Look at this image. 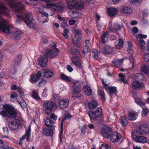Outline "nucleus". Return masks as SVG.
<instances>
[{
  "label": "nucleus",
  "instance_id": "bf43d9fd",
  "mask_svg": "<svg viewBox=\"0 0 149 149\" xmlns=\"http://www.w3.org/2000/svg\"><path fill=\"white\" fill-rule=\"evenodd\" d=\"M17 72V68L16 66H14L13 68L11 69L10 71V72L13 74H15Z\"/></svg>",
  "mask_w": 149,
  "mask_h": 149
},
{
  "label": "nucleus",
  "instance_id": "864d4df0",
  "mask_svg": "<svg viewBox=\"0 0 149 149\" xmlns=\"http://www.w3.org/2000/svg\"><path fill=\"white\" fill-rule=\"evenodd\" d=\"M18 92L19 93V95L20 97L22 98L23 96L24 92L22 90L21 88L17 86V89Z\"/></svg>",
  "mask_w": 149,
  "mask_h": 149
},
{
  "label": "nucleus",
  "instance_id": "6e6552de",
  "mask_svg": "<svg viewBox=\"0 0 149 149\" xmlns=\"http://www.w3.org/2000/svg\"><path fill=\"white\" fill-rule=\"evenodd\" d=\"M112 132L111 128L107 126L102 127L101 130V133L102 136L107 139L110 136Z\"/></svg>",
  "mask_w": 149,
  "mask_h": 149
},
{
  "label": "nucleus",
  "instance_id": "4be33fe9",
  "mask_svg": "<svg viewBox=\"0 0 149 149\" xmlns=\"http://www.w3.org/2000/svg\"><path fill=\"white\" fill-rule=\"evenodd\" d=\"M118 93V92L116 87L114 86L110 87L109 95L110 98H112L113 97V94L116 95Z\"/></svg>",
  "mask_w": 149,
  "mask_h": 149
},
{
  "label": "nucleus",
  "instance_id": "338daca9",
  "mask_svg": "<svg viewBox=\"0 0 149 149\" xmlns=\"http://www.w3.org/2000/svg\"><path fill=\"white\" fill-rule=\"evenodd\" d=\"M132 31L134 33H136L138 31V29L136 27H133L132 29Z\"/></svg>",
  "mask_w": 149,
  "mask_h": 149
},
{
  "label": "nucleus",
  "instance_id": "774afa93",
  "mask_svg": "<svg viewBox=\"0 0 149 149\" xmlns=\"http://www.w3.org/2000/svg\"><path fill=\"white\" fill-rule=\"evenodd\" d=\"M140 75V74L139 73L135 74L134 77V78L135 80H139V76Z\"/></svg>",
  "mask_w": 149,
  "mask_h": 149
},
{
  "label": "nucleus",
  "instance_id": "c85d7f7f",
  "mask_svg": "<svg viewBox=\"0 0 149 149\" xmlns=\"http://www.w3.org/2000/svg\"><path fill=\"white\" fill-rule=\"evenodd\" d=\"M120 123L123 127H125L128 125L127 120L125 116H121L120 117Z\"/></svg>",
  "mask_w": 149,
  "mask_h": 149
},
{
  "label": "nucleus",
  "instance_id": "8fccbe9b",
  "mask_svg": "<svg viewBox=\"0 0 149 149\" xmlns=\"http://www.w3.org/2000/svg\"><path fill=\"white\" fill-rule=\"evenodd\" d=\"M143 58L145 61L149 64V54H146L144 55Z\"/></svg>",
  "mask_w": 149,
  "mask_h": 149
},
{
  "label": "nucleus",
  "instance_id": "ddd939ff",
  "mask_svg": "<svg viewBox=\"0 0 149 149\" xmlns=\"http://www.w3.org/2000/svg\"><path fill=\"white\" fill-rule=\"evenodd\" d=\"M0 30L6 34H9L11 33L9 29V26L3 21L0 22Z\"/></svg>",
  "mask_w": 149,
  "mask_h": 149
},
{
  "label": "nucleus",
  "instance_id": "b1692460",
  "mask_svg": "<svg viewBox=\"0 0 149 149\" xmlns=\"http://www.w3.org/2000/svg\"><path fill=\"white\" fill-rule=\"evenodd\" d=\"M71 61L79 69L82 68L81 63L79 61V57L72 58Z\"/></svg>",
  "mask_w": 149,
  "mask_h": 149
},
{
  "label": "nucleus",
  "instance_id": "39448f33",
  "mask_svg": "<svg viewBox=\"0 0 149 149\" xmlns=\"http://www.w3.org/2000/svg\"><path fill=\"white\" fill-rule=\"evenodd\" d=\"M73 90L72 93L73 95V97L77 98L80 97L82 96V93H81V89L80 82L78 81L74 82L72 85Z\"/></svg>",
  "mask_w": 149,
  "mask_h": 149
},
{
  "label": "nucleus",
  "instance_id": "37998d69",
  "mask_svg": "<svg viewBox=\"0 0 149 149\" xmlns=\"http://www.w3.org/2000/svg\"><path fill=\"white\" fill-rule=\"evenodd\" d=\"M46 83V80L44 78L41 79L38 84V85L39 87H42L45 85Z\"/></svg>",
  "mask_w": 149,
  "mask_h": 149
},
{
  "label": "nucleus",
  "instance_id": "3c124183",
  "mask_svg": "<svg viewBox=\"0 0 149 149\" xmlns=\"http://www.w3.org/2000/svg\"><path fill=\"white\" fill-rule=\"evenodd\" d=\"M100 149H111V147L106 144H103L100 146Z\"/></svg>",
  "mask_w": 149,
  "mask_h": 149
},
{
  "label": "nucleus",
  "instance_id": "9d476101",
  "mask_svg": "<svg viewBox=\"0 0 149 149\" xmlns=\"http://www.w3.org/2000/svg\"><path fill=\"white\" fill-rule=\"evenodd\" d=\"M102 53L105 55L109 54L113 52V48L107 45H101L100 46Z\"/></svg>",
  "mask_w": 149,
  "mask_h": 149
},
{
  "label": "nucleus",
  "instance_id": "a211bd4d",
  "mask_svg": "<svg viewBox=\"0 0 149 149\" xmlns=\"http://www.w3.org/2000/svg\"><path fill=\"white\" fill-rule=\"evenodd\" d=\"M118 12L117 8L113 7H109L107 9V12L108 16L112 17L116 14Z\"/></svg>",
  "mask_w": 149,
  "mask_h": 149
},
{
  "label": "nucleus",
  "instance_id": "4c0bfd02",
  "mask_svg": "<svg viewBox=\"0 0 149 149\" xmlns=\"http://www.w3.org/2000/svg\"><path fill=\"white\" fill-rule=\"evenodd\" d=\"M135 101L136 104L140 105L142 108L145 106V104L142 102L141 99L139 98H136L135 99Z\"/></svg>",
  "mask_w": 149,
  "mask_h": 149
},
{
  "label": "nucleus",
  "instance_id": "dca6fc26",
  "mask_svg": "<svg viewBox=\"0 0 149 149\" xmlns=\"http://www.w3.org/2000/svg\"><path fill=\"white\" fill-rule=\"evenodd\" d=\"M79 46L76 44L74 45L73 47L71 48L70 49V53L73 55L74 56L72 58L79 57L80 54L79 52L78 48Z\"/></svg>",
  "mask_w": 149,
  "mask_h": 149
},
{
  "label": "nucleus",
  "instance_id": "69168bd1",
  "mask_svg": "<svg viewBox=\"0 0 149 149\" xmlns=\"http://www.w3.org/2000/svg\"><path fill=\"white\" fill-rule=\"evenodd\" d=\"M50 118L54 120H56L57 119V116H55L54 113H52L50 116Z\"/></svg>",
  "mask_w": 149,
  "mask_h": 149
},
{
  "label": "nucleus",
  "instance_id": "a19ab883",
  "mask_svg": "<svg viewBox=\"0 0 149 149\" xmlns=\"http://www.w3.org/2000/svg\"><path fill=\"white\" fill-rule=\"evenodd\" d=\"M99 93L101 97V99L103 101H105L106 100L105 95L103 90H100L99 91Z\"/></svg>",
  "mask_w": 149,
  "mask_h": 149
},
{
  "label": "nucleus",
  "instance_id": "f3484780",
  "mask_svg": "<svg viewBox=\"0 0 149 149\" xmlns=\"http://www.w3.org/2000/svg\"><path fill=\"white\" fill-rule=\"evenodd\" d=\"M69 103V101L67 99L59 100L58 102V107L62 109L67 108L68 106Z\"/></svg>",
  "mask_w": 149,
  "mask_h": 149
},
{
  "label": "nucleus",
  "instance_id": "1a4fd4ad",
  "mask_svg": "<svg viewBox=\"0 0 149 149\" xmlns=\"http://www.w3.org/2000/svg\"><path fill=\"white\" fill-rule=\"evenodd\" d=\"M42 76V73L40 71L36 73L31 74L30 75L29 81L32 84H35L38 82Z\"/></svg>",
  "mask_w": 149,
  "mask_h": 149
},
{
  "label": "nucleus",
  "instance_id": "0eeeda50",
  "mask_svg": "<svg viewBox=\"0 0 149 149\" xmlns=\"http://www.w3.org/2000/svg\"><path fill=\"white\" fill-rule=\"evenodd\" d=\"M147 37L146 35L139 34L136 37L137 40L141 48L143 50H146V43L144 42L143 38H146Z\"/></svg>",
  "mask_w": 149,
  "mask_h": 149
},
{
  "label": "nucleus",
  "instance_id": "13d9d810",
  "mask_svg": "<svg viewBox=\"0 0 149 149\" xmlns=\"http://www.w3.org/2000/svg\"><path fill=\"white\" fill-rule=\"evenodd\" d=\"M3 130L4 134L5 136H8L9 133L8 129V128L6 127H3Z\"/></svg>",
  "mask_w": 149,
  "mask_h": 149
},
{
  "label": "nucleus",
  "instance_id": "603ef678",
  "mask_svg": "<svg viewBox=\"0 0 149 149\" xmlns=\"http://www.w3.org/2000/svg\"><path fill=\"white\" fill-rule=\"evenodd\" d=\"M69 32V31L68 29H64V32L63 35L64 38L66 39H68V33Z\"/></svg>",
  "mask_w": 149,
  "mask_h": 149
},
{
  "label": "nucleus",
  "instance_id": "bb28decb",
  "mask_svg": "<svg viewBox=\"0 0 149 149\" xmlns=\"http://www.w3.org/2000/svg\"><path fill=\"white\" fill-rule=\"evenodd\" d=\"M44 121V124L46 126L51 127H54L55 126H53L54 124V121L51 120L49 118H45Z\"/></svg>",
  "mask_w": 149,
  "mask_h": 149
},
{
  "label": "nucleus",
  "instance_id": "09e8293b",
  "mask_svg": "<svg viewBox=\"0 0 149 149\" xmlns=\"http://www.w3.org/2000/svg\"><path fill=\"white\" fill-rule=\"evenodd\" d=\"M61 130L60 131L59 134V139L60 142H62V136L63 132V123H62V125H61Z\"/></svg>",
  "mask_w": 149,
  "mask_h": 149
},
{
  "label": "nucleus",
  "instance_id": "e433bc0d",
  "mask_svg": "<svg viewBox=\"0 0 149 149\" xmlns=\"http://www.w3.org/2000/svg\"><path fill=\"white\" fill-rule=\"evenodd\" d=\"M54 9L55 10H61L63 9L62 4L61 3L54 4Z\"/></svg>",
  "mask_w": 149,
  "mask_h": 149
},
{
  "label": "nucleus",
  "instance_id": "f03ea898",
  "mask_svg": "<svg viewBox=\"0 0 149 149\" xmlns=\"http://www.w3.org/2000/svg\"><path fill=\"white\" fill-rule=\"evenodd\" d=\"M3 110L0 112V115L3 117L11 118L13 116L14 119L8 122L9 129L12 130H16L19 125L23 123V119L20 118H15L17 115L16 109L12 105L6 104L3 105Z\"/></svg>",
  "mask_w": 149,
  "mask_h": 149
},
{
  "label": "nucleus",
  "instance_id": "aec40b11",
  "mask_svg": "<svg viewBox=\"0 0 149 149\" xmlns=\"http://www.w3.org/2000/svg\"><path fill=\"white\" fill-rule=\"evenodd\" d=\"M48 58L45 56H42L39 58L38 59V62L41 66L45 67L47 63Z\"/></svg>",
  "mask_w": 149,
  "mask_h": 149
},
{
  "label": "nucleus",
  "instance_id": "cd10ccee",
  "mask_svg": "<svg viewBox=\"0 0 149 149\" xmlns=\"http://www.w3.org/2000/svg\"><path fill=\"white\" fill-rule=\"evenodd\" d=\"M138 116V114L136 113L130 112L128 115V118L130 120H135Z\"/></svg>",
  "mask_w": 149,
  "mask_h": 149
},
{
  "label": "nucleus",
  "instance_id": "79ce46f5",
  "mask_svg": "<svg viewBox=\"0 0 149 149\" xmlns=\"http://www.w3.org/2000/svg\"><path fill=\"white\" fill-rule=\"evenodd\" d=\"M72 116L69 113H68L66 116L64 117L61 121V125H62V123H63V122L65 120H68Z\"/></svg>",
  "mask_w": 149,
  "mask_h": 149
},
{
  "label": "nucleus",
  "instance_id": "a878e982",
  "mask_svg": "<svg viewBox=\"0 0 149 149\" xmlns=\"http://www.w3.org/2000/svg\"><path fill=\"white\" fill-rule=\"evenodd\" d=\"M42 73L44 74L45 77L47 78L51 77L54 74L52 70L49 69L43 70Z\"/></svg>",
  "mask_w": 149,
  "mask_h": 149
},
{
  "label": "nucleus",
  "instance_id": "6ab92c4d",
  "mask_svg": "<svg viewBox=\"0 0 149 149\" xmlns=\"http://www.w3.org/2000/svg\"><path fill=\"white\" fill-rule=\"evenodd\" d=\"M132 88L133 90L143 88L144 85L142 83H140L137 81H134L132 83Z\"/></svg>",
  "mask_w": 149,
  "mask_h": 149
},
{
  "label": "nucleus",
  "instance_id": "c756f323",
  "mask_svg": "<svg viewBox=\"0 0 149 149\" xmlns=\"http://www.w3.org/2000/svg\"><path fill=\"white\" fill-rule=\"evenodd\" d=\"M22 54H19L17 56V58H15L14 66L16 67V66H19L20 65L22 61Z\"/></svg>",
  "mask_w": 149,
  "mask_h": 149
},
{
  "label": "nucleus",
  "instance_id": "4d7b16f0",
  "mask_svg": "<svg viewBox=\"0 0 149 149\" xmlns=\"http://www.w3.org/2000/svg\"><path fill=\"white\" fill-rule=\"evenodd\" d=\"M86 126L85 125H83L80 129L81 134L84 135L86 132Z\"/></svg>",
  "mask_w": 149,
  "mask_h": 149
},
{
  "label": "nucleus",
  "instance_id": "473e14b6",
  "mask_svg": "<svg viewBox=\"0 0 149 149\" xmlns=\"http://www.w3.org/2000/svg\"><path fill=\"white\" fill-rule=\"evenodd\" d=\"M117 42H115V47L117 49H120L123 46V41L121 39H119V41L118 44H117Z\"/></svg>",
  "mask_w": 149,
  "mask_h": 149
},
{
  "label": "nucleus",
  "instance_id": "393cba45",
  "mask_svg": "<svg viewBox=\"0 0 149 149\" xmlns=\"http://www.w3.org/2000/svg\"><path fill=\"white\" fill-rule=\"evenodd\" d=\"M83 90L84 94L87 96H90L92 93V90L91 88L87 85L84 86Z\"/></svg>",
  "mask_w": 149,
  "mask_h": 149
},
{
  "label": "nucleus",
  "instance_id": "423d86ee",
  "mask_svg": "<svg viewBox=\"0 0 149 149\" xmlns=\"http://www.w3.org/2000/svg\"><path fill=\"white\" fill-rule=\"evenodd\" d=\"M54 104L52 101H47L43 103V106L45 107V113L46 114L50 113L54 107Z\"/></svg>",
  "mask_w": 149,
  "mask_h": 149
},
{
  "label": "nucleus",
  "instance_id": "58836bf2",
  "mask_svg": "<svg viewBox=\"0 0 149 149\" xmlns=\"http://www.w3.org/2000/svg\"><path fill=\"white\" fill-rule=\"evenodd\" d=\"M149 113V110L146 107L144 108L141 112V116L142 117L146 116Z\"/></svg>",
  "mask_w": 149,
  "mask_h": 149
},
{
  "label": "nucleus",
  "instance_id": "de8ad7c7",
  "mask_svg": "<svg viewBox=\"0 0 149 149\" xmlns=\"http://www.w3.org/2000/svg\"><path fill=\"white\" fill-rule=\"evenodd\" d=\"M73 33L79 36L81 35V30L80 29H73Z\"/></svg>",
  "mask_w": 149,
  "mask_h": 149
},
{
  "label": "nucleus",
  "instance_id": "c03bdc74",
  "mask_svg": "<svg viewBox=\"0 0 149 149\" xmlns=\"http://www.w3.org/2000/svg\"><path fill=\"white\" fill-rule=\"evenodd\" d=\"M22 98V101L18 102L21 105L22 108L23 109H24L26 107V104L24 100V99Z\"/></svg>",
  "mask_w": 149,
  "mask_h": 149
},
{
  "label": "nucleus",
  "instance_id": "412c9836",
  "mask_svg": "<svg viewBox=\"0 0 149 149\" xmlns=\"http://www.w3.org/2000/svg\"><path fill=\"white\" fill-rule=\"evenodd\" d=\"M81 2H77L74 5L73 7L75 8L76 10H80L83 9L84 7V3L86 2H84V0H81Z\"/></svg>",
  "mask_w": 149,
  "mask_h": 149
},
{
  "label": "nucleus",
  "instance_id": "2eb2a0df",
  "mask_svg": "<svg viewBox=\"0 0 149 149\" xmlns=\"http://www.w3.org/2000/svg\"><path fill=\"white\" fill-rule=\"evenodd\" d=\"M54 130V127L44 128L43 129L42 134L43 135L47 136H52Z\"/></svg>",
  "mask_w": 149,
  "mask_h": 149
},
{
  "label": "nucleus",
  "instance_id": "7ed1b4c3",
  "mask_svg": "<svg viewBox=\"0 0 149 149\" xmlns=\"http://www.w3.org/2000/svg\"><path fill=\"white\" fill-rule=\"evenodd\" d=\"M97 102L95 100L91 101L88 104V108L91 109L88 111L87 114L91 122L97 121L101 116V108L99 107L95 109H93L97 107Z\"/></svg>",
  "mask_w": 149,
  "mask_h": 149
},
{
  "label": "nucleus",
  "instance_id": "f8f14e48",
  "mask_svg": "<svg viewBox=\"0 0 149 149\" xmlns=\"http://www.w3.org/2000/svg\"><path fill=\"white\" fill-rule=\"evenodd\" d=\"M142 134L146 135L149 132V126L146 124H143L139 127L137 130Z\"/></svg>",
  "mask_w": 149,
  "mask_h": 149
},
{
  "label": "nucleus",
  "instance_id": "5701e85b",
  "mask_svg": "<svg viewBox=\"0 0 149 149\" xmlns=\"http://www.w3.org/2000/svg\"><path fill=\"white\" fill-rule=\"evenodd\" d=\"M109 37V33L108 31L105 32L101 36V41L103 43H105L108 40Z\"/></svg>",
  "mask_w": 149,
  "mask_h": 149
},
{
  "label": "nucleus",
  "instance_id": "052dcab7",
  "mask_svg": "<svg viewBox=\"0 0 149 149\" xmlns=\"http://www.w3.org/2000/svg\"><path fill=\"white\" fill-rule=\"evenodd\" d=\"M17 94L15 92H13L10 94V97L12 99H14L15 97H18Z\"/></svg>",
  "mask_w": 149,
  "mask_h": 149
},
{
  "label": "nucleus",
  "instance_id": "72a5a7b5",
  "mask_svg": "<svg viewBox=\"0 0 149 149\" xmlns=\"http://www.w3.org/2000/svg\"><path fill=\"white\" fill-rule=\"evenodd\" d=\"M141 70L146 74H149V66L142 65L141 67Z\"/></svg>",
  "mask_w": 149,
  "mask_h": 149
},
{
  "label": "nucleus",
  "instance_id": "c9c22d12",
  "mask_svg": "<svg viewBox=\"0 0 149 149\" xmlns=\"http://www.w3.org/2000/svg\"><path fill=\"white\" fill-rule=\"evenodd\" d=\"M60 77L62 80L66 82H70L71 81L70 77L63 73H61L60 74Z\"/></svg>",
  "mask_w": 149,
  "mask_h": 149
},
{
  "label": "nucleus",
  "instance_id": "49530a36",
  "mask_svg": "<svg viewBox=\"0 0 149 149\" xmlns=\"http://www.w3.org/2000/svg\"><path fill=\"white\" fill-rule=\"evenodd\" d=\"M51 0H49V1L47 2H45V3H46V7L48 8H50L51 7H53V8H54V4L52 3H51L50 2V1Z\"/></svg>",
  "mask_w": 149,
  "mask_h": 149
},
{
  "label": "nucleus",
  "instance_id": "e2e57ef3",
  "mask_svg": "<svg viewBox=\"0 0 149 149\" xmlns=\"http://www.w3.org/2000/svg\"><path fill=\"white\" fill-rule=\"evenodd\" d=\"M120 81L125 84H127L128 83V81L125 77L121 78L120 79Z\"/></svg>",
  "mask_w": 149,
  "mask_h": 149
},
{
  "label": "nucleus",
  "instance_id": "0e129e2a",
  "mask_svg": "<svg viewBox=\"0 0 149 149\" xmlns=\"http://www.w3.org/2000/svg\"><path fill=\"white\" fill-rule=\"evenodd\" d=\"M66 68L69 72H71L73 70V69L70 65H68L66 66Z\"/></svg>",
  "mask_w": 149,
  "mask_h": 149
},
{
  "label": "nucleus",
  "instance_id": "6e6d98bb",
  "mask_svg": "<svg viewBox=\"0 0 149 149\" xmlns=\"http://www.w3.org/2000/svg\"><path fill=\"white\" fill-rule=\"evenodd\" d=\"M90 51L89 45H85L83 49V53H88Z\"/></svg>",
  "mask_w": 149,
  "mask_h": 149
},
{
  "label": "nucleus",
  "instance_id": "ea45409f",
  "mask_svg": "<svg viewBox=\"0 0 149 149\" xmlns=\"http://www.w3.org/2000/svg\"><path fill=\"white\" fill-rule=\"evenodd\" d=\"M113 27L114 30L116 31H117L120 30L122 28L120 25L116 23H114L113 24Z\"/></svg>",
  "mask_w": 149,
  "mask_h": 149
},
{
  "label": "nucleus",
  "instance_id": "5fc2aeb1",
  "mask_svg": "<svg viewBox=\"0 0 149 149\" xmlns=\"http://www.w3.org/2000/svg\"><path fill=\"white\" fill-rule=\"evenodd\" d=\"M21 35V31H16L14 33V36L16 39H19Z\"/></svg>",
  "mask_w": 149,
  "mask_h": 149
},
{
  "label": "nucleus",
  "instance_id": "f257e3e1",
  "mask_svg": "<svg viewBox=\"0 0 149 149\" xmlns=\"http://www.w3.org/2000/svg\"><path fill=\"white\" fill-rule=\"evenodd\" d=\"M8 4L11 7L13 10L16 12H20V14L18 13L16 15V21L19 23L23 21L28 27L32 29L36 27L33 17L31 14L29 13H22L25 6L21 2L13 3L12 0H5Z\"/></svg>",
  "mask_w": 149,
  "mask_h": 149
},
{
  "label": "nucleus",
  "instance_id": "680f3d73",
  "mask_svg": "<svg viewBox=\"0 0 149 149\" xmlns=\"http://www.w3.org/2000/svg\"><path fill=\"white\" fill-rule=\"evenodd\" d=\"M78 14V12H73L72 17L74 18H78L79 17V15Z\"/></svg>",
  "mask_w": 149,
  "mask_h": 149
},
{
  "label": "nucleus",
  "instance_id": "2f4dec72",
  "mask_svg": "<svg viewBox=\"0 0 149 149\" xmlns=\"http://www.w3.org/2000/svg\"><path fill=\"white\" fill-rule=\"evenodd\" d=\"M92 53L93 54V56L94 59L98 60L100 58L99 56L100 54L99 51L96 49H93V50Z\"/></svg>",
  "mask_w": 149,
  "mask_h": 149
},
{
  "label": "nucleus",
  "instance_id": "9b49d317",
  "mask_svg": "<svg viewBox=\"0 0 149 149\" xmlns=\"http://www.w3.org/2000/svg\"><path fill=\"white\" fill-rule=\"evenodd\" d=\"M59 52V50L56 48L55 50L51 49L46 51L45 53V56L47 58H52L58 55V52Z\"/></svg>",
  "mask_w": 149,
  "mask_h": 149
},
{
  "label": "nucleus",
  "instance_id": "4468645a",
  "mask_svg": "<svg viewBox=\"0 0 149 149\" xmlns=\"http://www.w3.org/2000/svg\"><path fill=\"white\" fill-rule=\"evenodd\" d=\"M121 137L122 136L120 134L114 132L111 135L110 139L113 143H115L117 142Z\"/></svg>",
  "mask_w": 149,
  "mask_h": 149
},
{
  "label": "nucleus",
  "instance_id": "20e7f679",
  "mask_svg": "<svg viewBox=\"0 0 149 149\" xmlns=\"http://www.w3.org/2000/svg\"><path fill=\"white\" fill-rule=\"evenodd\" d=\"M142 134L138 130H134L131 132L132 140L138 143H146L148 141L146 137L142 136Z\"/></svg>",
  "mask_w": 149,
  "mask_h": 149
},
{
  "label": "nucleus",
  "instance_id": "f704fd0d",
  "mask_svg": "<svg viewBox=\"0 0 149 149\" xmlns=\"http://www.w3.org/2000/svg\"><path fill=\"white\" fill-rule=\"evenodd\" d=\"M32 97L35 100L37 101L40 100L41 98L39 96L38 93L34 91H33L31 94Z\"/></svg>",
  "mask_w": 149,
  "mask_h": 149
},
{
  "label": "nucleus",
  "instance_id": "7c9ffc66",
  "mask_svg": "<svg viewBox=\"0 0 149 149\" xmlns=\"http://www.w3.org/2000/svg\"><path fill=\"white\" fill-rule=\"evenodd\" d=\"M122 10L123 13L125 14H130L132 13V8L128 6L124 7L122 8Z\"/></svg>",
  "mask_w": 149,
  "mask_h": 149
},
{
  "label": "nucleus",
  "instance_id": "a18cd8bd",
  "mask_svg": "<svg viewBox=\"0 0 149 149\" xmlns=\"http://www.w3.org/2000/svg\"><path fill=\"white\" fill-rule=\"evenodd\" d=\"M52 98L55 101H58L61 98V97L58 94H53Z\"/></svg>",
  "mask_w": 149,
  "mask_h": 149
}]
</instances>
